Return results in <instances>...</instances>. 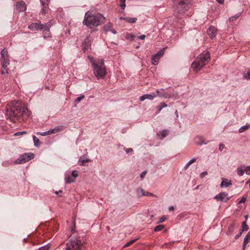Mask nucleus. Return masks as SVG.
<instances>
[{"instance_id": "nucleus-16", "label": "nucleus", "mask_w": 250, "mask_h": 250, "mask_svg": "<svg viewBox=\"0 0 250 250\" xmlns=\"http://www.w3.org/2000/svg\"><path fill=\"white\" fill-rule=\"evenodd\" d=\"M40 23L37 22H33L28 26V29L32 31L40 30Z\"/></svg>"}, {"instance_id": "nucleus-21", "label": "nucleus", "mask_w": 250, "mask_h": 250, "mask_svg": "<svg viewBox=\"0 0 250 250\" xmlns=\"http://www.w3.org/2000/svg\"><path fill=\"white\" fill-rule=\"evenodd\" d=\"M121 19L125 21L129 22V23H135L137 20V18H131V17H121Z\"/></svg>"}, {"instance_id": "nucleus-29", "label": "nucleus", "mask_w": 250, "mask_h": 250, "mask_svg": "<svg viewBox=\"0 0 250 250\" xmlns=\"http://www.w3.org/2000/svg\"><path fill=\"white\" fill-rule=\"evenodd\" d=\"M42 8L41 10V13L42 14H45L48 11V4L47 3H42Z\"/></svg>"}, {"instance_id": "nucleus-19", "label": "nucleus", "mask_w": 250, "mask_h": 250, "mask_svg": "<svg viewBox=\"0 0 250 250\" xmlns=\"http://www.w3.org/2000/svg\"><path fill=\"white\" fill-rule=\"evenodd\" d=\"M63 129V127L62 126L59 125V126H56L53 129H50V130L51 133L52 134H56L58 132H60L61 131H62Z\"/></svg>"}, {"instance_id": "nucleus-36", "label": "nucleus", "mask_w": 250, "mask_h": 250, "mask_svg": "<svg viewBox=\"0 0 250 250\" xmlns=\"http://www.w3.org/2000/svg\"><path fill=\"white\" fill-rule=\"evenodd\" d=\"M164 228V226L163 225H159L155 227L154 230L155 232L159 231Z\"/></svg>"}, {"instance_id": "nucleus-25", "label": "nucleus", "mask_w": 250, "mask_h": 250, "mask_svg": "<svg viewBox=\"0 0 250 250\" xmlns=\"http://www.w3.org/2000/svg\"><path fill=\"white\" fill-rule=\"evenodd\" d=\"M17 7L20 9V11H24L25 9V5L24 2H21L17 4Z\"/></svg>"}, {"instance_id": "nucleus-45", "label": "nucleus", "mask_w": 250, "mask_h": 250, "mask_svg": "<svg viewBox=\"0 0 250 250\" xmlns=\"http://www.w3.org/2000/svg\"><path fill=\"white\" fill-rule=\"evenodd\" d=\"M72 176L75 179L78 176V171L75 170L72 172Z\"/></svg>"}, {"instance_id": "nucleus-26", "label": "nucleus", "mask_w": 250, "mask_h": 250, "mask_svg": "<svg viewBox=\"0 0 250 250\" xmlns=\"http://www.w3.org/2000/svg\"><path fill=\"white\" fill-rule=\"evenodd\" d=\"M33 139L34 141V146L36 147H39L41 145V143L39 139L37 138L35 135L33 136Z\"/></svg>"}, {"instance_id": "nucleus-64", "label": "nucleus", "mask_w": 250, "mask_h": 250, "mask_svg": "<svg viewBox=\"0 0 250 250\" xmlns=\"http://www.w3.org/2000/svg\"><path fill=\"white\" fill-rule=\"evenodd\" d=\"M175 113L177 117H178V111L177 110L175 111Z\"/></svg>"}, {"instance_id": "nucleus-56", "label": "nucleus", "mask_w": 250, "mask_h": 250, "mask_svg": "<svg viewBox=\"0 0 250 250\" xmlns=\"http://www.w3.org/2000/svg\"><path fill=\"white\" fill-rule=\"evenodd\" d=\"M50 0H40L41 3H47V4H48Z\"/></svg>"}, {"instance_id": "nucleus-48", "label": "nucleus", "mask_w": 250, "mask_h": 250, "mask_svg": "<svg viewBox=\"0 0 250 250\" xmlns=\"http://www.w3.org/2000/svg\"><path fill=\"white\" fill-rule=\"evenodd\" d=\"M146 173H147V171L146 170H145L144 171H143L141 174H140V177L142 178V179H143L146 175Z\"/></svg>"}, {"instance_id": "nucleus-9", "label": "nucleus", "mask_w": 250, "mask_h": 250, "mask_svg": "<svg viewBox=\"0 0 250 250\" xmlns=\"http://www.w3.org/2000/svg\"><path fill=\"white\" fill-rule=\"evenodd\" d=\"M165 49L159 50L156 54L152 56L151 62L153 65H157L159 59L164 55Z\"/></svg>"}, {"instance_id": "nucleus-34", "label": "nucleus", "mask_w": 250, "mask_h": 250, "mask_svg": "<svg viewBox=\"0 0 250 250\" xmlns=\"http://www.w3.org/2000/svg\"><path fill=\"white\" fill-rule=\"evenodd\" d=\"M250 126V124L241 126L239 129V132L242 133V132H244L245 130H246L248 129H249Z\"/></svg>"}, {"instance_id": "nucleus-3", "label": "nucleus", "mask_w": 250, "mask_h": 250, "mask_svg": "<svg viewBox=\"0 0 250 250\" xmlns=\"http://www.w3.org/2000/svg\"><path fill=\"white\" fill-rule=\"evenodd\" d=\"M104 17L101 14H93L90 11L85 13L83 24L89 28L100 25L104 20Z\"/></svg>"}, {"instance_id": "nucleus-41", "label": "nucleus", "mask_w": 250, "mask_h": 250, "mask_svg": "<svg viewBox=\"0 0 250 250\" xmlns=\"http://www.w3.org/2000/svg\"><path fill=\"white\" fill-rule=\"evenodd\" d=\"M137 240V239H134L133 240H132L129 242H128L127 243H126L124 246V248H126V247H129V246H130L131 244H132L133 243H134Z\"/></svg>"}, {"instance_id": "nucleus-14", "label": "nucleus", "mask_w": 250, "mask_h": 250, "mask_svg": "<svg viewBox=\"0 0 250 250\" xmlns=\"http://www.w3.org/2000/svg\"><path fill=\"white\" fill-rule=\"evenodd\" d=\"M51 25H52V24L50 22L45 23L44 24L40 23V30L42 31L43 32H44V31L49 32Z\"/></svg>"}, {"instance_id": "nucleus-12", "label": "nucleus", "mask_w": 250, "mask_h": 250, "mask_svg": "<svg viewBox=\"0 0 250 250\" xmlns=\"http://www.w3.org/2000/svg\"><path fill=\"white\" fill-rule=\"evenodd\" d=\"M217 29L214 26H210L207 30V34L211 39L214 38L217 34Z\"/></svg>"}, {"instance_id": "nucleus-43", "label": "nucleus", "mask_w": 250, "mask_h": 250, "mask_svg": "<svg viewBox=\"0 0 250 250\" xmlns=\"http://www.w3.org/2000/svg\"><path fill=\"white\" fill-rule=\"evenodd\" d=\"M84 98V95H81L80 97H78L75 100V102L77 104L80 103L82 99Z\"/></svg>"}, {"instance_id": "nucleus-4", "label": "nucleus", "mask_w": 250, "mask_h": 250, "mask_svg": "<svg viewBox=\"0 0 250 250\" xmlns=\"http://www.w3.org/2000/svg\"><path fill=\"white\" fill-rule=\"evenodd\" d=\"M210 58V55L209 52L207 51L205 53L199 55L196 60L192 63L191 68L195 72L200 71L207 63Z\"/></svg>"}, {"instance_id": "nucleus-62", "label": "nucleus", "mask_w": 250, "mask_h": 250, "mask_svg": "<svg viewBox=\"0 0 250 250\" xmlns=\"http://www.w3.org/2000/svg\"><path fill=\"white\" fill-rule=\"evenodd\" d=\"M62 190H59V191H55V193L56 194H59V193H62Z\"/></svg>"}, {"instance_id": "nucleus-24", "label": "nucleus", "mask_w": 250, "mask_h": 250, "mask_svg": "<svg viewBox=\"0 0 250 250\" xmlns=\"http://www.w3.org/2000/svg\"><path fill=\"white\" fill-rule=\"evenodd\" d=\"M1 59L9 58L8 52L6 49H3L0 52Z\"/></svg>"}, {"instance_id": "nucleus-2", "label": "nucleus", "mask_w": 250, "mask_h": 250, "mask_svg": "<svg viewBox=\"0 0 250 250\" xmlns=\"http://www.w3.org/2000/svg\"><path fill=\"white\" fill-rule=\"evenodd\" d=\"M88 59L93 67V73L97 79H103L106 75V70L104 59H94L88 56Z\"/></svg>"}, {"instance_id": "nucleus-38", "label": "nucleus", "mask_w": 250, "mask_h": 250, "mask_svg": "<svg viewBox=\"0 0 250 250\" xmlns=\"http://www.w3.org/2000/svg\"><path fill=\"white\" fill-rule=\"evenodd\" d=\"M37 134L41 135H42V136H47V135L51 134L50 130H48V131H45V132H38L37 133Z\"/></svg>"}, {"instance_id": "nucleus-46", "label": "nucleus", "mask_w": 250, "mask_h": 250, "mask_svg": "<svg viewBox=\"0 0 250 250\" xmlns=\"http://www.w3.org/2000/svg\"><path fill=\"white\" fill-rule=\"evenodd\" d=\"M26 133V132L25 131L18 132H16V133H15L14 134V136H20V135L25 134Z\"/></svg>"}, {"instance_id": "nucleus-30", "label": "nucleus", "mask_w": 250, "mask_h": 250, "mask_svg": "<svg viewBox=\"0 0 250 250\" xmlns=\"http://www.w3.org/2000/svg\"><path fill=\"white\" fill-rule=\"evenodd\" d=\"M237 172L239 176H242L245 172V169L243 167H239L237 168Z\"/></svg>"}, {"instance_id": "nucleus-20", "label": "nucleus", "mask_w": 250, "mask_h": 250, "mask_svg": "<svg viewBox=\"0 0 250 250\" xmlns=\"http://www.w3.org/2000/svg\"><path fill=\"white\" fill-rule=\"evenodd\" d=\"M231 184H231L230 181H229L227 179H223V180L221 183L220 186L221 188H227L228 187H229V185H231Z\"/></svg>"}, {"instance_id": "nucleus-7", "label": "nucleus", "mask_w": 250, "mask_h": 250, "mask_svg": "<svg viewBox=\"0 0 250 250\" xmlns=\"http://www.w3.org/2000/svg\"><path fill=\"white\" fill-rule=\"evenodd\" d=\"M34 155L32 153H25L20 156L15 162V164H24L33 159Z\"/></svg>"}, {"instance_id": "nucleus-51", "label": "nucleus", "mask_w": 250, "mask_h": 250, "mask_svg": "<svg viewBox=\"0 0 250 250\" xmlns=\"http://www.w3.org/2000/svg\"><path fill=\"white\" fill-rule=\"evenodd\" d=\"M225 147V146L224 144H220V145L219 146V149L220 151H222Z\"/></svg>"}, {"instance_id": "nucleus-37", "label": "nucleus", "mask_w": 250, "mask_h": 250, "mask_svg": "<svg viewBox=\"0 0 250 250\" xmlns=\"http://www.w3.org/2000/svg\"><path fill=\"white\" fill-rule=\"evenodd\" d=\"M167 106V104H166L165 103L162 102L160 103L158 106L159 112H160L163 108L166 107Z\"/></svg>"}, {"instance_id": "nucleus-44", "label": "nucleus", "mask_w": 250, "mask_h": 250, "mask_svg": "<svg viewBox=\"0 0 250 250\" xmlns=\"http://www.w3.org/2000/svg\"><path fill=\"white\" fill-rule=\"evenodd\" d=\"M244 167L245 168V172L248 175H250V166H247L245 167L244 166Z\"/></svg>"}, {"instance_id": "nucleus-22", "label": "nucleus", "mask_w": 250, "mask_h": 250, "mask_svg": "<svg viewBox=\"0 0 250 250\" xmlns=\"http://www.w3.org/2000/svg\"><path fill=\"white\" fill-rule=\"evenodd\" d=\"M161 91H164V89H161V90L157 89L156 91V96H159L161 97L167 98L168 97V94L167 93H161Z\"/></svg>"}, {"instance_id": "nucleus-31", "label": "nucleus", "mask_w": 250, "mask_h": 250, "mask_svg": "<svg viewBox=\"0 0 250 250\" xmlns=\"http://www.w3.org/2000/svg\"><path fill=\"white\" fill-rule=\"evenodd\" d=\"M196 161V158H192L190 161H189L185 165L184 168L185 169H187L189 166L191 165L192 163H194Z\"/></svg>"}, {"instance_id": "nucleus-17", "label": "nucleus", "mask_w": 250, "mask_h": 250, "mask_svg": "<svg viewBox=\"0 0 250 250\" xmlns=\"http://www.w3.org/2000/svg\"><path fill=\"white\" fill-rule=\"evenodd\" d=\"M64 180L65 183L67 184H70L75 181V179L68 173L65 174Z\"/></svg>"}, {"instance_id": "nucleus-47", "label": "nucleus", "mask_w": 250, "mask_h": 250, "mask_svg": "<svg viewBox=\"0 0 250 250\" xmlns=\"http://www.w3.org/2000/svg\"><path fill=\"white\" fill-rule=\"evenodd\" d=\"M246 200H247L246 197H245L244 196H243V197H242L241 200L239 201L238 203L239 204L244 203L246 201Z\"/></svg>"}, {"instance_id": "nucleus-50", "label": "nucleus", "mask_w": 250, "mask_h": 250, "mask_svg": "<svg viewBox=\"0 0 250 250\" xmlns=\"http://www.w3.org/2000/svg\"><path fill=\"white\" fill-rule=\"evenodd\" d=\"M207 175H208V172L207 171H204L200 174V176L201 178H203L205 177V176H206Z\"/></svg>"}, {"instance_id": "nucleus-11", "label": "nucleus", "mask_w": 250, "mask_h": 250, "mask_svg": "<svg viewBox=\"0 0 250 250\" xmlns=\"http://www.w3.org/2000/svg\"><path fill=\"white\" fill-rule=\"evenodd\" d=\"M91 38L87 37L83 42L82 44V49L85 52L91 46Z\"/></svg>"}, {"instance_id": "nucleus-58", "label": "nucleus", "mask_w": 250, "mask_h": 250, "mask_svg": "<svg viewBox=\"0 0 250 250\" xmlns=\"http://www.w3.org/2000/svg\"><path fill=\"white\" fill-rule=\"evenodd\" d=\"M109 32H112L114 34H116L117 33V31L114 29H113L112 28H111V29H110Z\"/></svg>"}, {"instance_id": "nucleus-49", "label": "nucleus", "mask_w": 250, "mask_h": 250, "mask_svg": "<svg viewBox=\"0 0 250 250\" xmlns=\"http://www.w3.org/2000/svg\"><path fill=\"white\" fill-rule=\"evenodd\" d=\"M144 195L146 196L156 197L154 194L148 192H145V194Z\"/></svg>"}, {"instance_id": "nucleus-60", "label": "nucleus", "mask_w": 250, "mask_h": 250, "mask_svg": "<svg viewBox=\"0 0 250 250\" xmlns=\"http://www.w3.org/2000/svg\"><path fill=\"white\" fill-rule=\"evenodd\" d=\"M219 4H223L224 2V0H216Z\"/></svg>"}, {"instance_id": "nucleus-53", "label": "nucleus", "mask_w": 250, "mask_h": 250, "mask_svg": "<svg viewBox=\"0 0 250 250\" xmlns=\"http://www.w3.org/2000/svg\"><path fill=\"white\" fill-rule=\"evenodd\" d=\"M128 36L129 37L127 38H129L131 41L134 40L135 36L133 34H129Z\"/></svg>"}, {"instance_id": "nucleus-10", "label": "nucleus", "mask_w": 250, "mask_h": 250, "mask_svg": "<svg viewBox=\"0 0 250 250\" xmlns=\"http://www.w3.org/2000/svg\"><path fill=\"white\" fill-rule=\"evenodd\" d=\"M9 64V58L2 59L1 65L2 70H1V73L5 74L8 73L7 66Z\"/></svg>"}, {"instance_id": "nucleus-63", "label": "nucleus", "mask_w": 250, "mask_h": 250, "mask_svg": "<svg viewBox=\"0 0 250 250\" xmlns=\"http://www.w3.org/2000/svg\"><path fill=\"white\" fill-rule=\"evenodd\" d=\"M247 184H249V186H250V179H249V180L247 181Z\"/></svg>"}, {"instance_id": "nucleus-13", "label": "nucleus", "mask_w": 250, "mask_h": 250, "mask_svg": "<svg viewBox=\"0 0 250 250\" xmlns=\"http://www.w3.org/2000/svg\"><path fill=\"white\" fill-rule=\"evenodd\" d=\"M156 97V95L155 93L152 92L150 94H144L140 97V100L143 101L146 99H148L152 100L155 97Z\"/></svg>"}, {"instance_id": "nucleus-33", "label": "nucleus", "mask_w": 250, "mask_h": 250, "mask_svg": "<svg viewBox=\"0 0 250 250\" xmlns=\"http://www.w3.org/2000/svg\"><path fill=\"white\" fill-rule=\"evenodd\" d=\"M243 77L246 80H250V69L244 72Z\"/></svg>"}, {"instance_id": "nucleus-39", "label": "nucleus", "mask_w": 250, "mask_h": 250, "mask_svg": "<svg viewBox=\"0 0 250 250\" xmlns=\"http://www.w3.org/2000/svg\"><path fill=\"white\" fill-rule=\"evenodd\" d=\"M250 240V231L247 233L244 239L245 244H248Z\"/></svg>"}, {"instance_id": "nucleus-18", "label": "nucleus", "mask_w": 250, "mask_h": 250, "mask_svg": "<svg viewBox=\"0 0 250 250\" xmlns=\"http://www.w3.org/2000/svg\"><path fill=\"white\" fill-rule=\"evenodd\" d=\"M194 142L196 144L198 145H202L203 144H207V142H205L202 137L197 136L194 138Z\"/></svg>"}, {"instance_id": "nucleus-5", "label": "nucleus", "mask_w": 250, "mask_h": 250, "mask_svg": "<svg viewBox=\"0 0 250 250\" xmlns=\"http://www.w3.org/2000/svg\"><path fill=\"white\" fill-rule=\"evenodd\" d=\"M71 234L64 250H82V243L76 235L75 228L71 229Z\"/></svg>"}, {"instance_id": "nucleus-42", "label": "nucleus", "mask_w": 250, "mask_h": 250, "mask_svg": "<svg viewBox=\"0 0 250 250\" xmlns=\"http://www.w3.org/2000/svg\"><path fill=\"white\" fill-rule=\"evenodd\" d=\"M50 248V246L48 244L42 246L39 248L38 249L39 250H48Z\"/></svg>"}, {"instance_id": "nucleus-32", "label": "nucleus", "mask_w": 250, "mask_h": 250, "mask_svg": "<svg viewBox=\"0 0 250 250\" xmlns=\"http://www.w3.org/2000/svg\"><path fill=\"white\" fill-rule=\"evenodd\" d=\"M249 229V227L247 225L246 222L245 221L243 222L242 224V229L241 231L243 232L245 231H247Z\"/></svg>"}, {"instance_id": "nucleus-27", "label": "nucleus", "mask_w": 250, "mask_h": 250, "mask_svg": "<svg viewBox=\"0 0 250 250\" xmlns=\"http://www.w3.org/2000/svg\"><path fill=\"white\" fill-rule=\"evenodd\" d=\"M136 192L139 196H145V191L142 188H137Z\"/></svg>"}, {"instance_id": "nucleus-40", "label": "nucleus", "mask_w": 250, "mask_h": 250, "mask_svg": "<svg viewBox=\"0 0 250 250\" xmlns=\"http://www.w3.org/2000/svg\"><path fill=\"white\" fill-rule=\"evenodd\" d=\"M120 6L122 10H124L125 8V0H120Z\"/></svg>"}, {"instance_id": "nucleus-59", "label": "nucleus", "mask_w": 250, "mask_h": 250, "mask_svg": "<svg viewBox=\"0 0 250 250\" xmlns=\"http://www.w3.org/2000/svg\"><path fill=\"white\" fill-rule=\"evenodd\" d=\"M169 211H171L174 209V207L172 206H170L168 208Z\"/></svg>"}, {"instance_id": "nucleus-55", "label": "nucleus", "mask_w": 250, "mask_h": 250, "mask_svg": "<svg viewBox=\"0 0 250 250\" xmlns=\"http://www.w3.org/2000/svg\"><path fill=\"white\" fill-rule=\"evenodd\" d=\"M125 150L126 152V153H128L129 152H131L133 151L132 148H125Z\"/></svg>"}, {"instance_id": "nucleus-8", "label": "nucleus", "mask_w": 250, "mask_h": 250, "mask_svg": "<svg viewBox=\"0 0 250 250\" xmlns=\"http://www.w3.org/2000/svg\"><path fill=\"white\" fill-rule=\"evenodd\" d=\"M228 194L225 192H221L219 194H217L214 199H216L218 201H221L222 202H227L230 199L231 197H228Z\"/></svg>"}, {"instance_id": "nucleus-28", "label": "nucleus", "mask_w": 250, "mask_h": 250, "mask_svg": "<svg viewBox=\"0 0 250 250\" xmlns=\"http://www.w3.org/2000/svg\"><path fill=\"white\" fill-rule=\"evenodd\" d=\"M112 28V24L110 22L106 24L104 27V30L105 32L106 33H107L108 32H109L110 29Z\"/></svg>"}, {"instance_id": "nucleus-52", "label": "nucleus", "mask_w": 250, "mask_h": 250, "mask_svg": "<svg viewBox=\"0 0 250 250\" xmlns=\"http://www.w3.org/2000/svg\"><path fill=\"white\" fill-rule=\"evenodd\" d=\"M166 218L165 216H163L159 218L158 223H161L165 221Z\"/></svg>"}, {"instance_id": "nucleus-15", "label": "nucleus", "mask_w": 250, "mask_h": 250, "mask_svg": "<svg viewBox=\"0 0 250 250\" xmlns=\"http://www.w3.org/2000/svg\"><path fill=\"white\" fill-rule=\"evenodd\" d=\"M91 161L86 155L82 156L79 160V165L82 166H85V163H88Z\"/></svg>"}, {"instance_id": "nucleus-1", "label": "nucleus", "mask_w": 250, "mask_h": 250, "mask_svg": "<svg viewBox=\"0 0 250 250\" xmlns=\"http://www.w3.org/2000/svg\"><path fill=\"white\" fill-rule=\"evenodd\" d=\"M10 106V108L7 110V115L13 122L26 119L31 115V112L19 101H12Z\"/></svg>"}, {"instance_id": "nucleus-23", "label": "nucleus", "mask_w": 250, "mask_h": 250, "mask_svg": "<svg viewBox=\"0 0 250 250\" xmlns=\"http://www.w3.org/2000/svg\"><path fill=\"white\" fill-rule=\"evenodd\" d=\"M168 134V131L167 130H163L159 133H157V135L160 138H164L166 137Z\"/></svg>"}, {"instance_id": "nucleus-61", "label": "nucleus", "mask_w": 250, "mask_h": 250, "mask_svg": "<svg viewBox=\"0 0 250 250\" xmlns=\"http://www.w3.org/2000/svg\"><path fill=\"white\" fill-rule=\"evenodd\" d=\"M247 244H245V242H244L243 243V250H245V248H246V245H247Z\"/></svg>"}, {"instance_id": "nucleus-57", "label": "nucleus", "mask_w": 250, "mask_h": 250, "mask_svg": "<svg viewBox=\"0 0 250 250\" xmlns=\"http://www.w3.org/2000/svg\"><path fill=\"white\" fill-rule=\"evenodd\" d=\"M146 38V36L145 35H142L138 37V39L140 40H144Z\"/></svg>"}, {"instance_id": "nucleus-6", "label": "nucleus", "mask_w": 250, "mask_h": 250, "mask_svg": "<svg viewBox=\"0 0 250 250\" xmlns=\"http://www.w3.org/2000/svg\"><path fill=\"white\" fill-rule=\"evenodd\" d=\"M175 4H177L175 9V14H183L188 10L191 4V0H173Z\"/></svg>"}, {"instance_id": "nucleus-54", "label": "nucleus", "mask_w": 250, "mask_h": 250, "mask_svg": "<svg viewBox=\"0 0 250 250\" xmlns=\"http://www.w3.org/2000/svg\"><path fill=\"white\" fill-rule=\"evenodd\" d=\"M243 232H242L241 231H240V232L238 233L237 234H236L235 236V239H238L242 235Z\"/></svg>"}, {"instance_id": "nucleus-35", "label": "nucleus", "mask_w": 250, "mask_h": 250, "mask_svg": "<svg viewBox=\"0 0 250 250\" xmlns=\"http://www.w3.org/2000/svg\"><path fill=\"white\" fill-rule=\"evenodd\" d=\"M241 13H239L236 15H235L233 16H231L229 18V20L230 21H233L236 20L237 18L239 17V16L241 15Z\"/></svg>"}]
</instances>
